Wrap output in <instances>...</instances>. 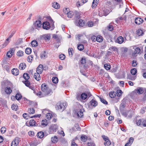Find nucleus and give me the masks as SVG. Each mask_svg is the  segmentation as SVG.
<instances>
[{"label":"nucleus","instance_id":"nucleus-23","mask_svg":"<svg viewBox=\"0 0 146 146\" xmlns=\"http://www.w3.org/2000/svg\"><path fill=\"white\" fill-rule=\"evenodd\" d=\"M13 49H11V50L8 52L7 53V56L9 58H11L13 55Z\"/></svg>","mask_w":146,"mask_h":146},{"label":"nucleus","instance_id":"nucleus-17","mask_svg":"<svg viewBox=\"0 0 146 146\" xmlns=\"http://www.w3.org/2000/svg\"><path fill=\"white\" fill-rule=\"evenodd\" d=\"M72 129L74 131H80V128L79 127L78 124H75L74 127L72 128Z\"/></svg>","mask_w":146,"mask_h":146},{"label":"nucleus","instance_id":"nucleus-44","mask_svg":"<svg viewBox=\"0 0 146 146\" xmlns=\"http://www.w3.org/2000/svg\"><path fill=\"white\" fill-rule=\"evenodd\" d=\"M122 91L121 90H118L117 91V92H115L116 95L118 97H120L122 93Z\"/></svg>","mask_w":146,"mask_h":146},{"label":"nucleus","instance_id":"nucleus-57","mask_svg":"<svg viewBox=\"0 0 146 146\" xmlns=\"http://www.w3.org/2000/svg\"><path fill=\"white\" fill-rule=\"evenodd\" d=\"M52 115L51 113H47L46 115V117L48 120H50L52 117Z\"/></svg>","mask_w":146,"mask_h":146},{"label":"nucleus","instance_id":"nucleus-62","mask_svg":"<svg viewBox=\"0 0 146 146\" xmlns=\"http://www.w3.org/2000/svg\"><path fill=\"white\" fill-rule=\"evenodd\" d=\"M28 135L31 137H33L34 135V133L33 131H29L28 132Z\"/></svg>","mask_w":146,"mask_h":146},{"label":"nucleus","instance_id":"nucleus-1","mask_svg":"<svg viewBox=\"0 0 146 146\" xmlns=\"http://www.w3.org/2000/svg\"><path fill=\"white\" fill-rule=\"evenodd\" d=\"M41 88L44 96L51 95V94L50 93H52V90L49 88L48 86L45 83L42 84L41 85Z\"/></svg>","mask_w":146,"mask_h":146},{"label":"nucleus","instance_id":"nucleus-61","mask_svg":"<svg viewBox=\"0 0 146 146\" xmlns=\"http://www.w3.org/2000/svg\"><path fill=\"white\" fill-rule=\"evenodd\" d=\"M146 110V108L143 107L142 108L140 111V113L142 114H143L145 112V110Z\"/></svg>","mask_w":146,"mask_h":146},{"label":"nucleus","instance_id":"nucleus-11","mask_svg":"<svg viewBox=\"0 0 146 146\" xmlns=\"http://www.w3.org/2000/svg\"><path fill=\"white\" fill-rule=\"evenodd\" d=\"M90 104L92 106L94 107H96L98 104L97 102L94 99L90 101Z\"/></svg>","mask_w":146,"mask_h":146},{"label":"nucleus","instance_id":"nucleus-25","mask_svg":"<svg viewBox=\"0 0 146 146\" xmlns=\"http://www.w3.org/2000/svg\"><path fill=\"white\" fill-rule=\"evenodd\" d=\"M77 115L78 117H82L83 115V110H80L77 112Z\"/></svg>","mask_w":146,"mask_h":146},{"label":"nucleus","instance_id":"nucleus-51","mask_svg":"<svg viewBox=\"0 0 146 146\" xmlns=\"http://www.w3.org/2000/svg\"><path fill=\"white\" fill-rule=\"evenodd\" d=\"M52 81L54 83H57L58 82V79L57 77H54L52 78Z\"/></svg>","mask_w":146,"mask_h":146},{"label":"nucleus","instance_id":"nucleus-41","mask_svg":"<svg viewBox=\"0 0 146 146\" xmlns=\"http://www.w3.org/2000/svg\"><path fill=\"white\" fill-rule=\"evenodd\" d=\"M98 97L100 98V100L102 102L106 105H107L108 104V102L103 98L100 97L99 96H98Z\"/></svg>","mask_w":146,"mask_h":146},{"label":"nucleus","instance_id":"nucleus-16","mask_svg":"<svg viewBox=\"0 0 146 146\" xmlns=\"http://www.w3.org/2000/svg\"><path fill=\"white\" fill-rule=\"evenodd\" d=\"M40 73L36 72L34 74V77L35 79L37 81H39L40 80Z\"/></svg>","mask_w":146,"mask_h":146},{"label":"nucleus","instance_id":"nucleus-18","mask_svg":"<svg viewBox=\"0 0 146 146\" xmlns=\"http://www.w3.org/2000/svg\"><path fill=\"white\" fill-rule=\"evenodd\" d=\"M50 38V36L48 34H46L42 36V38L44 39L45 40H49Z\"/></svg>","mask_w":146,"mask_h":146},{"label":"nucleus","instance_id":"nucleus-56","mask_svg":"<svg viewBox=\"0 0 146 146\" xmlns=\"http://www.w3.org/2000/svg\"><path fill=\"white\" fill-rule=\"evenodd\" d=\"M17 107L18 106L17 105L13 104L11 106V108L13 110L16 111L17 109Z\"/></svg>","mask_w":146,"mask_h":146},{"label":"nucleus","instance_id":"nucleus-48","mask_svg":"<svg viewBox=\"0 0 146 146\" xmlns=\"http://www.w3.org/2000/svg\"><path fill=\"white\" fill-rule=\"evenodd\" d=\"M23 52L21 50H19L17 53V55L18 56L21 57L23 55Z\"/></svg>","mask_w":146,"mask_h":146},{"label":"nucleus","instance_id":"nucleus-40","mask_svg":"<svg viewBox=\"0 0 146 146\" xmlns=\"http://www.w3.org/2000/svg\"><path fill=\"white\" fill-rule=\"evenodd\" d=\"M87 138L88 137L87 136H86L85 135H82L81 137V140L84 142L86 141L87 140Z\"/></svg>","mask_w":146,"mask_h":146},{"label":"nucleus","instance_id":"nucleus-4","mask_svg":"<svg viewBox=\"0 0 146 146\" xmlns=\"http://www.w3.org/2000/svg\"><path fill=\"white\" fill-rule=\"evenodd\" d=\"M49 23L48 21H44L42 23V28L43 29L46 30H49L50 28Z\"/></svg>","mask_w":146,"mask_h":146},{"label":"nucleus","instance_id":"nucleus-54","mask_svg":"<svg viewBox=\"0 0 146 146\" xmlns=\"http://www.w3.org/2000/svg\"><path fill=\"white\" fill-rule=\"evenodd\" d=\"M23 116L25 119H29V115L27 113H24L23 115Z\"/></svg>","mask_w":146,"mask_h":146},{"label":"nucleus","instance_id":"nucleus-22","mask_svg":"<svg viewBox=\"0 0 146 146\" xmlns=\"http://www.w3.org/2000/svg\"><path fill=\"white\" fill-rule=\"evenodd\" d=\"M96 41L99 42H101L103 40V38L101 36L98 35L96 36Z\"/></svg>","mask_w":146,"mask_h":146},{"label":"nucleus","instance_id":"nucleus-19","mask_svg":"<svg viewBox=\"0 0 146 146\" xmlns=\"http://www.w3.org/2000/svg\"><path fill=\"white\" fill-rule=\"evenodd\" d=\"M41 22L40 20L36 21L34 23V25L35 27H40L41 25Z\"/></svg>","mask_w":146,"mask_h":146},{"label":"nucleus","instance_id":"nucleus-15","mask_svg":"<svg viewBox=\"0 0 146 146\" xmlns=\"http://www.w3.org/2000/svg\"><path fill=\"white\" fill-rule=\"evenodd\" d=\"M123 41L124 38L122 36L118 37L117 39V42L119 44H121L122 43Z\"/></svg>","mask_w":146,"mask_h":146},{"label":"nucleus","instance_id":"nucleus-27","mask_svg":"<svg viewBox=\"0 0 146 146\" xmlns=\"http://www.w3.org/2000/svg\"><path fill=\"white\" fill-rule=\"evenodd\" d=\"M19 142L16 141V139H14L11 143V146H16L18 144Z\"/></svg>","mask_w":146,"mask_h":146},{"label":"nucleus","instance_id":"nucleus-9","mask_svg":"<svg viewBox=\"0 0 146 146\" xmlns=\"http://www.w3.org/2000/svg\"><path fill=\"white\" fill-rule=\"evenodd\" d=\"M134 92L136 93H137L138 94H141L144 92V90H143V88L141 87H139L137 88V89L135 90Z\"/></svg>","mask_w":146,"mask_h":146},{"label":"nucleus","instance_id":"nucleus-52","mask_svg":"<svg viewBox=\"0 0 146 146\" xmlns=\"http://www.w3.org/2000/svg\"><path fill=\"white\" fill-rule=\"evenodd\" d=\"M128 78L130 80H134L135 79L136 77L135 76H134L132 75H130V76H128Z\"/></svg>","mask_w":146,"mask_h":146},{"label":"nucleus","instance_id":"nucleus-50","mask_svg":"<svg viewBox=\"0 0 146 146\" xmlns=\"http://www.w3.org/2000/svg\"><path fill=\"white\" fill-rule=\"evenodd\" d=\"M141 51V49L138 48H135V49L134 53L135 54H139Z\"/></svg>","mask_w":146,"mask_h":146},{"label":"nucleus","instance_id":"nucleus-28","mask_svg":"<svg viewBox=\"0 0 146 146\" xmlns=\"http://www.w3.org/2000/svg\"><path fill=\"white\" fill-rule=\"evenodd\" d=\"M51 141L53 143H56L58 141V138L56 136L53 137H52L51 139Z\"/></svg>","mask_w":146,"mask_h":146},{"label":"nucleus","instance_id":"nucleus-34","mask_svg":"<svg viewBox=\"0 0 146 146\" xmlns=\"http://www.w3.org/2000/svg\"><path fill=\"white\" fill-rule=\"evenodd\" d=\"M86 54L87 55H88L91 57H94V56H95L94 54V53H91V52L90 51H89V50L87 51L86 52Z\"/></svg>","mask_w":146,"mask_h":146},{"label":"nucleus","instance_id":"nucleus-31","mask_svg":"<svg viewBox=\"0 0 146 146\" xmlns=\"http://www.w3.org/2000/svg\"><path fill=\"white\" fill-rule=\"evenodd\" d=\"M84 45L82 44H80L77 46L78 49L80 51L84 49Z\"/></svg>","mask_w":146,"mask_h":146},{"label":"nucleus","instance_id":"nucleus-36","mask_svg":"<svg viewBox=\"0 0 146 146\" xmlns=\"http://www.w3.org/2000/svg\"><path fill=\"white\" fill-rule=\"evenodd\" d=\"M23 82L25 84V86L27 87L29 86L30 84V82L28 80H25L23 81Z\"/></svg>","mask_w":146,"mask_h":146},{"label":"nucleus","instance_id":"nucleus-7","mask_svg":"<svg viewBox=\"0 0 146 146\" xmlns=\"http://www.w3.org/2000/svg\"><path fill=\"white\" fill-rule=\"evenodd\" d=\"M43 66L42 64H40L36 69V72L41 74L43 71Z\"/></svg>","mask_w":146,"mask_h":146},{"label":"nucleus","instance_id":"nucleus-29","mask_svg":"<svg viewBox=\"0 0 146 146\" xmlns=\"http://www.w3.org/2000/svg\"><path fill=\"white\" fill-rule=\"evenodd\" d=\"M109 96L112 98H114L116 96L115 92L114 91H112L109 93Z\"/></svg>","mask_w":146,"mask_h":146},{"label":"nucleus","instance_id":"nucleus-35","mask_svg":"<svg viewBox=\"0 0 146 146\" xmlns=\"http://www.w3.org/2000/svg\"><path fill=\"white\" fill-rule=\"evenodd\" d=\"M107 29L110 31H112L113 29V27L112 25L110 23L109 25L107 26Z\"/></svg>","mask_w":146,"mask_h":146},{"label":"nucleus","instance_id":"nucleus-6","mask_svg":"<svg viewBox=\"0 0 146 146\" xmlns=\"http://www.w3.org/2000/svg\"><path fill=\"white\" fill-rule=\"evenodd\" d=\"M76 25L80 27H83L84 25V23L83 20L81 19L76 21Z\"/></svg>","mask_w":146,"mask_h":146},{"label":"nucleus","instance_id":"nucleus-24","mask_svg":"<svg viewBox=\"0 0 146 146\" xmlns=\"http://www.w3.org/2000/svg\"><path fill=\"white\" fill-rule=\"evenodd\" d=\"M81 98L83 100L86 99L87 98V94L86 93H83L80 95Z\"/></svg>","mask_w":146,"mask_h":146},{"label":"nucleus","instance_id":"nucleus-63","mask_svg":"<svg viewBox=\"0 0 146 146\" xmlns=\"http://www.w3.org/2000/svg\"><path fill=\"white\" fill-rule=\"evenodd\" d=\"M81 63L82 64H84L86 63V61L85 58H82L81 60Z\"/></svg>","mask_w":146,"mask_h":146},{"label":"nucleus","instance_id":"nucleus-37","mask_svg":"<svg viewBox=\"0 0 146 146\" xmlns=\"http://www.w3.org/2000/svg\"><path fill=\"white\" fill-rule=\"evenodd\" d=\"M15 98L16 99L18 100H20L22 98V96L21 94L18 93L16 94V95L15 96Z\"/></svg>","mask_w":146,"mask_h":146},{"label":"nucleus","instance_id":"nucleus-42","mask_svg":"<svg viewBox=\"0 0 146 146\" xmlns=\"http://www.w3.org/2000/svg\"><path fill=\"white\" fill-rule=\"evenodd\" d=\"M137 35L139 36H141L144 34V33L143 32V31L141 29H138L137 31Z\"/></svg>","mask_w":146,"mask_h":146},{"label":"nucleus","instance_id":"nucleus-26","mask_svg":"<svg viewBox=\"0 0 146 146\" xmlns=\"http://www.w3.org/2000/svg\"><path fill=\"white\" fill-rule=\"evenodd\" d=\"M47 120L46 119L42 121L41 125H42L43 127H45L47 125Z\"/></svg>","mask_w":146,"mask_h":146},{"label":"nucleus","instance_id":"nucleus-8","mask_svg":"<svg viewBox=\"0 0 146 146\" xmlns=\"http://www.w3.org/2000/svg\"><path fill=\"white\" fill-rule=\"evenodd\" d=\"M143 20L140 17H137L135 20V23L137 25H140L143 22Z\"/></svg>","mask_w":146,"mask_h":146},{"label":"nucleus","instance_id":"nucleus-46","mask_svg":"<svg viewBox=\"0 0 146 146\" xmlns=\"http://www.w3.org/2000/svg\"><path fill=\"white\" fill-rule=\"evenodd\" d=\"M33 58V55H30L28 57V61L30 62H31Z\"/></svg>","mask_w":146,"mask_h":146},{"label":"nucleus","instance_id":"nucleus-64","mask_svg":"<svg viewBox=\"0 0 146 146\" xmlns=\"http://www.w3.org/2000/svg\"><path fill=\"white\" fill-rule=\"evenodd\" d=\"M96 37L95 35L92 36L91 37V38L92 41L94 42L96 41Z\"/></svg>","mask_w":146,"mask_h":146},{"label":"nucleus","instance_id":"nucleus-60","mask_svg":"<svg viewBox=\"0 0 146 146\" xmlns=\"http://www.w3.org/2000/svg\"><path fill=\"white\" fill-rule=\"evenodd\" d=\"M6 129L4 127H2L1 129V132L2 133H4L5 132Z\"/></svg>","mask_w":146,"mask_h":146},{"label":"nucleus","instance_id":"nucleus-47","mask_svg":"<svg viewBox=\"0 0 146 146\" xmlns=\"http://www.w3.org/2000/svg\"><path fill=\"white\" fill-rule=\"evenodd\" d=\"M104 68L107 70H110L111 68L110 65L108 64H106L104 65Z\"/></svg>","mask_w":146,"mask_h":146},{"label":"nucleus","instance_id":"nucleus-30","mask_svg":"<svg viewBox=\"0 0 146 146\" xmlns=\"http://www.w3.org/2000/svg\"><path fill=\"white\" fill-rule=\"evenodd\" d=\"M23 77L25 80H28L30 78L29 74L27 73H25L23 74Z\"/></svg>","mask_w":146,"mask_h":146},{"label":"nucleus","instance_id":"nucleus-12","mask_svg":"<svg viewBox=\"0 0 146 146\" xmlns=\"http://www.w3.org/2000/svg\"><path fill=\"white\" fill-rule=\"evenodd\" d=\"M29 124L30 126H38V124L36 123V122L33 119H31L30 121Z\"/></svg>","mask_w":146,"mask_h":146},{"label":"nucleus","instance_id":"nucleus-43","mask_svg":"<svg viewBox=\"0 0 146 146\" xmlns=\"http://www.w3.org/2000/svg\"><path fill=\"white\" fill-rule=\"evenodd\" d=\"M31 48H27L25 49V52L27 54H30L31 52Z\"/></svg>","mask_w":146,"mask_h":146},{"label":"nucleus","instance_id":"nucleus-14","mask_svg":"<svg viewBox=\"0 0 146 146\" xmlns=\"http://www.w3.org/2000/svg\"><path fill=\"white\" fill-rule=\"evenodd\" d=\"M57 126L55 125H51L49 128L50 131H53L56 132L57 129Z\"/></svg>","mask_w":146,"mask_h":146},{"label":"nucleus","instance_id":"nucleus-33","mask_svg":"<svg viewBox=\"0 0 146 146\" xmlns=\"http://www.w3.org/2000/svg\"><path fill=\"white\" fill-rule=\"evenodd\" d=\"M129 111H123L121 112V114L123 115L125 117H126L127 116L128 114L130 112Z\"/></svg>","mask_w":146,"mask_h":146},{"label":"nucleus","instance_id":"nucleus-39","mask_svg":"<svg viewBox=\"0 0 146 146\" xmlns=\"http://www.w3.org/2000/svg\"><path fill=\"white\" fill-rule=\"evenodd\" d=\"M46 52L45 51H43L41 52L40 55V57L41 59H44L45 57Z\"/></svg>","mask_w":146,"mask_h":146},{"label":"nucleus","instance_id":"nucleus-38","mask_svg":"<svg viewBox=\"0 0 146 146\" xmlns=\"http://www.w3.org/2000/svg\"><path fill=\"white\" fill-rule=\"evenodd\" d=\"M28 112L29 114H33L35 113V110L33 108H29Z\"/></svg>","mask_w":146,"mask_h":146},{"label":"nucleus","instance_id":"nucleus-45","mask_svg":"<svg viewBox=\"0 0 146 146\" xmlns=\"http://www.w3.org/2000/svg\"><path fill=\"white\" fill-rule=\"evenodd\" d=\"M137 72V71L136 68H133L131 70V73L133 75H135Z\"/></svg>","mask_w":146,"mask_h":146},{"label":"nucleus","instance_id":"nucleus-32","mask_svg":"<svg viewBox=\"0 0 146 146\" xmlns=\"http://www.w3.org/2000/svg\"><path fill=\"white\" fill-rule=\"evenodd\" d=\"M31 44L33 47H35L38 45V42L35 40H33L31 42Z\"/></svg>","mask_w":146,"mask_h":146},{"label":"nucleus","instance_id":"nucleus-20","mask_svg":"<svg viewBox=\"0 0 146 146\" xmlns=\"http://www.w3.org/2000/svg\"><path fill=\"white\" fill-rule=\"evenodd\" d=\"M37 135L38 137L39 138H42L44 135V133L42 131H40L38 133Z\"/></svg>","mask_w":146,"mask_h":146},{"label":"nucleus","instance_id":"nucleus-5","mask_svg":"<svg viewBox=\"0 0 146 146\" xmlns=\"http://www.w3.org/2000/svg\"><path fill=\"white\" fill-rule=\"evenodd\" d=\"M69 9L68 8H66L65 11V13L67 15L68 18H72L74 15V13L72 11H68Z\"/></svg>","mask_w":146,"mask_h":146},{"label":"nucleus","instance_id":"nucleus-55","mask_svg":"<svg viewBox=\"0 0 146 146\" xmlns=\"http://www.w3.org/2000/svg\"><path fill=\"white\" fill-rule=\"evenodd\" d=\"M36 94L37 96H38L40 97H42L44 96L43 93L42 92V93L40 91L38 92Z\"/></svg>","mask_w":146,"mask_h":146},{"label":"nucleus","instance_id":"nucleus-49","mask_svg":"<svg viewBox=\"0 0 146 146\" xmlns=\"http://www.w3.org/2000/svg\"><path fill=\"white\" fill-rule=\"evenodd\" d=\"M73 51V49L72 48H69L68 49V52L69 56H72V53Z\"/></svg>","mask_w":146,"mask_h":146},{"label":"nucleus","instance_id":"nucleus-59","mask_svg":"<svg viewBox=\"0 0 146 146\" xmlns=\"http://www.w3.org/2000/svg\"><path fill=\"white\" fill-rule=\"evenodd\" d=\"M87 24L88 27H92L93 26V23L92 21H89L87 23Z\"/></svg>","mask_w":146,"mask_h":146},{"label":"nucleus","instance_id":"nucleus-53","mask_svg":"<svg viewBox=\"0 0 146 146\" xmlns=\"http://www.w3.org/2000/svg\"><path fill=\"white\" fill-rule=\"evenodd\" d=\"M111 144V141L109 140L105 141L104 143V144L106 146H108L110 145Z\"/></svg>","mask_w":146,"mask_h":146},{"label":"nucleus","instance_id":"nucleus-3","mask_svg":"<svg viewBox=\"0 0 146 146\" xmlns=\"http://www.w3.org/2000/svg\"><path fill=\"white\" fill-rule=\"evenodd\" d=\"M56 108L58 110L63 111L66 108V104L63 102H59L56 104Z\"/></svg>","mask_w":146,"mask_h":146},{"label":"nucleus","instance_id":"nucleus-10","mask_svg":"<svg viewBox=\"0 0 146 146\" xmlns=\"http://www.w3.org/2000/svg\"><path fill=\"white\" fill-rule=\"evenodd\" d=\"M12 74L15 75L17 76L19 73V70L17 68H14L13 69L11 70Z\"/></svg>","mask_w":146,"mask_h":146},{"label":"nucleus","instance_id":"nucleus-13","mask_svg":"<svg viewBox=\"0 0 146 146\" xmlns=\"http://www.w3.org/2000/svg\"><path fill=\"white\" fill-rule=\"evenodd\" d=\"M26 67V64L24 62L21 63L19 65V68L20 70L25 69Z\"/></svg>","mask_w":146,"mask_h":146},{"label":"nucleus","instance_id":"nucleus-2","mask_svg":"<svg viewBox=\"0 0 146 146\" xmlns=\"http://www.w3.org/2000/svg\"><path fill=\"white\" fill-rule=\"evenodd\" d=\"M1 85L4 87H7L5 88V91L6 94H10L12 92V90L8 86V85H11V83L8 81L5 80L2 83Z\"/></svg>","mask_w":146,"mask_h":146},{"label":"nucleus","instance_id":"nucleus-21","mask_svg":"<svg viewBox=\"0 0 146 146\" xmlns=\"http://www.w3.org/2000/svg\"><path fill=\"white\" fill-rule=\"evenodd\" d=\"M52 6L56 9H58L60 7L59 5L56 2H54L53 3Z\"/></svg>","mask_w":146,"mask_h":146},{"label":"nucleus","instance_id":"nucleus-58","mask_svg":"<svg viewBox=\"0 0 146 146\" xmlns=\"http://www.w3.org/2000/svg\"><path fill=\"white\" fill-rule=\"evenodd\" d=\"M65 57V56L64 55L62 54H61L59 56V57L60 59L61 60H64Z\"/></svg>","mask_w":146,"mask_h":146}]
</instances>
